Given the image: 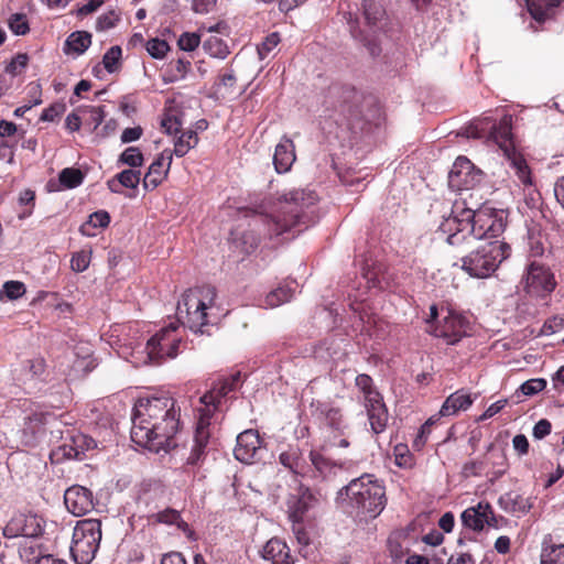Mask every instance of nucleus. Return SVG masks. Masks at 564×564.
Returning <instances> with one entry per match:
<instances>
[{"instance_id":"nucleus-45","label":"nucleus","mask_w":564,"mask_h":564,"mask_svg":"<svg viewBox=\"0 0 564 564\" xmlns=\"http://www.w3.org/2000/svg\"><path fill=\"white\" fill-rule=\"evenodd\" d=\"M26 292L24 283L20 281H7L0 291V300L6 296L8 300H18Z\"/></svg>"},{"instance_id":"nucleus-41","label":"nucleus","mask_w":564,"mask_h":564,"mask_svg":"<svg viewBox=\"0 0 564 564\" xmlns=\"http://www.w3.org/2000/svg\"><path fill=\"white\" fill-rule=\"evenodd\" d=\"M294 286H291L290 284H285L282 286H279L278 289L271 291L267 297H265V304L269 307H276L285 302H289L296 290V284L293 283Z\"/></svg>"},{"instance_id":"nucleus-22","label":"nucleus","mask_w":564,"mask_h":564,"mask_svg":"<svg viewBox=\"0 0 564 564\" xmlns=\"http://www.w3.org/2000/svg\"><path fill=\"white\" fill-rule=\"evenodd\" d=\"M172 163V153L164 150L155 161L149 166L148 173L143 177V186L145 189L155 188L167 175Z\"/></svg>"},{"instance_id":"nucleus-31","label":"nucleus","mask_w":564,"mask_h":564,"mask_svg":"<svg viewBox=\"0 0 564 564\" xmlns=\"http://www.w3.org/2000/svg\"><path fill=\"white\" fill-rule=\"evenodd\" d=\"M362 11L367 25L373 30H381L384 26L386 12L381 4L375 0H364Z\"/></svg>"},{"instance_id":"nucleus-46","label":"nucleus","mask_w":564,"mask_h":564,"mask_svg":"<svg viewBox=\"0 0 564 564\" xmlns=\"http://www.w3.org/2000/svg\"><path fill=\"white\" fill-rule=\"evenodd\" d=\"M70 437L73 446H75L76 452H78L79 460L84 458L86 452L96 447L95 440L85 434L76 433L70 435Z\"/></svg>"},{"instance_id":"nucleus-35","label":"nucleus","mask_w":564,"mask_h":564,"mask_svg":"<svg viewBox=\"0 0 564 564\" xmlns=\"http://www.w3.org/2000/svg\"><path fill=\"white\" fill-rule=\"evenodd\" d=\"M155 519L158 522L165 524H175L180 530H182L189 539L194 540V531L189 529L188 524L181 518L178 511L174 509H165L155 514Z\"/></svg>"},{"instance_id":"nucleus-13","label":"nucleus","mask_w":564,"mask_h":564,"mask_svg":"<svg viewBox=\"0 0 564 564\" xmlns=\"http://www.w3.org/2000/svg\"><path fill=\"white\" fill-rule=\"evenodd\" d=\"M44 531V521L36 514H14L3 529L7 538L23 536L33 539L40 536Z\"/></svg>"},{"instance_id":"nucleus-48","label":"nucleus","mask_w":564,"mask_h":564,"mask_svg":"<svg viewBox=\"0 0 564 564\" xmlns=\"http://www.w3.org/2000/svg\"><path fill=\"white\" fill-rule=\"evenodd\" d=\"M51 458L59 462L61 459H78V452H76L75 446H73L72 437H69L68 442H65L63 445L58 446L56 449L52 451Z\"/></svg>"},{"instance_id":"nucleus-33","label":"nucleus","mask_w":564,"mask_h":564,"mask_svg":"<svg viewBox=\"0 0 564 564\" xmlns=\"http://www.w3.org/2000/svg\"><path fill=\"white\" fill-rule=\"evenodd\" d=\"M140 171L123 170L118 173L113 180L108 181V187L113 193H119L118 186L121 185L127 188H135L140 183Z\"/></svg>"},{"instance_id":"nucleus-25","label":"nucleus","mask_w":564,"mask_h":564,"mask_svg":"<svg viewBox=\"0 0 564 564\" xmlns=\"http://www.w3.org/2000/svg\"><path fill=\"white\" fill-rule=\"evenodd\" d=\"M308 458L310 473L305 475L306 478L325 479L334 475L337 468L341 467V465H338L337 463L326 458L323 454L315 451H311Z\"/></svg>"},{"instance_id":"nucleus-12","label":"nucleus","mask_w":564,"mask_h":564,"mask_svg":"<svg viewBox=\"0 0 564 564\" xmlns=\"http://www.w3.org/2000/svg\"><path fill=\"white\" fill-rule=\"evenodd\" d=\"M464 133L467 138L475 139L484 138L488 134L507 155L513 149L510 116H503L498 124H491L487 118L474 120L465 128Z\"/></svg>"},{"instance_id":"nucleus-5","label":"nucleus","mask_w":564,"mask_h":564,"mask_svg":"<svg viewBox=\"0 0 564 564\" xmlns=\"http://www.w3.org/2000/svg\"><path fill=\"white\" fill-rule=\"evenodd\" d=\"M339 494L346 495L348 507L359 519L377 518L387 505L382 481L370 474L352 479Z\"/></svg>"},{"instance_id":"nucleus-8","label":"nucleus","mask_w":564,"mask_h":564,"mask_svg":"<svg viewBox=\"0 0 564 564\" xmlns=\"http://www.w3.org/2000/svg\"><path fill=\"white\" fill-rule=\"evenodd\" d=\"M101 540V522L85 519L77 522L73 531L70 554L76 564H89L96 556Z\"/></svg>"},{"instance_id":"nucleus-16","label":"nucleus","mask_w":564,"mask_h":564,"mask_svg":"<svg viewBox=\"0 0 564 564\" xmlns=\"http://www.w3.org/2000/svg\"><path fill=\"white\" fill-rule=\"evenodd\" d=\"M524 283L528 293L536 296H544L555 288L553 274L547 268L536 262H532L529 265Z\"/></svg>"},{"instance_id":"nucleus-38","label":"nucleus","mask_w":564,"mask_h":564,"mask_svg":"<svg viewBox=\"0 0 564 564\" xmlns=\"http://www.w3.org/2000/svg\"><path fill=\"white\" fill-rule=\"evenodd\" d=\"M564 0H527L531 15L538 21H544L549 11L560 6Z\"/></svg>"},{"instance_id":"nucleus-54","label":"nucleus","mask_w":564,"mask_h":564,"mask_svg":"<svg viewBox=\"0 0 564 564\" xmlns=\"http://www.w3.org/2000/svg\"><path fill=\"white\" fill-rule=\"evenodd\" d=\"M546 387V381L542 378L530 379L520 386L523 395H533L542 391Z\"/></svg>"},{"instance_id":"nucleus-51","label":"nucleus","mask_w":564,"mask_h":564,"mask_svg":"<svg viewBox=\"0 0 564 564\" xmlns=\"http://www.w3.org/2000/svg\"><path fill=\"white\" fill-rule=\"evenodd\" d=\"M143 155L135 147H129L120 155V162L131 166L139 167L143 164Z\"/></svg>"},{"instance_id":"nucleus-39","label":"nucleus","mask_w":564,"mask_h":564,"mask_svg":"<svg viewBox=\"0 0 564 564\" xmlns=\"http://www.w3.org/2000/svg\"><path fill=\"white\" fill-rule=\"evenodd\" d=\"M541 564H564V543L552 544L544 540L541 552Z\"/></svg>"},{"instance_id":"nucleus-47","label":"nucleus","mask_w":564,"mask_h":564,"mask_svg":"<svg viewBox=\"0 0 564 564\" xmlns=\"http://www.w3.org/2000/svg\"><path fill=\"white\" fill-rule=\"evenodd\" d=\"M145 50L151 57L162 59L169 52L170 46L166 41L161 40L159 37H154L145 43Z\"/></svg>"},{"instance_id":"nucleus-27","label":"nucleus","mask_w":564,"mask_h":564,"mask_svg":"<svg viewBox=\"0 0 564 564\" xmlns=\"http://www.w3.org/2000/svg\"><path fill=\"white\" fill-rule=\"evenodd\" d=\"M262 557L272 564H294L290 547L280 539L269 540L262 550Z\"/></svg>"},{"instance_id":"nucleus-23","label":"nucleus","mask_w":564,"mask_h":564,"mask_svg":"<svg viewBox=\"0 0 564 564\" xmlns=\"http://www.w3.org/2000/svg\"><path fill=\"white\" fill-rule=\"evenodd\" d=\"M295 145L294 142L286 135H283L280 142L275 145L273 154V165L279 174L286 173L291 170L295 162Z\"/></svg>"},{"instance_id":"nucleus-7","label":"nucleus","mask_w":564,"mask_h":564,"mask_svg":"<svg viewBox=\"0 0 564 564\" xmlns=\"http://www.w3.org/2000/svg\"><path fill=\"white\" fill-rule=\"evenodd\" d=\"M510 256V246L498 239L480 243L462 259V269L473 278H489Z\"/></svg>"},{"instance_id":"nucleus-14","label":"nucleus","mask_w":564,"mask_h":564,"mask_svg":"<svg viewBox=\"0 0 564 564\" xmlns=\"http://www.w3.org/2000/svg\"><path fill=\"white\" fill-rule=\"evenodd\" d=\"M210 420L212 409L208 405L207 408H199L194 444L188 457L186 458V465L196 466L205 458V448L209 440L208 427L210 425Z\"/></svg>"},{"instance_id":"nucleus-28","label":"nucleus","mask_w":564,"mask_h":564,"mask_svg":"<svg viewBox=\"0 0 564 564\" xmlns=\"http://www.w3.org/2000/svg\"><path fill=\"white\" fill-rule=\"evenodd\" d=\"M498 503L506 512L518 517L528 513L532 508L530 499L516 491H509L502 495Z\"/></svg>"},{"instance_id":"nucleus-60","label":"nucleus","mask_w":564,"mask_h":564,"mask_svg":"<svg viewBox=\"0 0 564 564\" xmlns=\"http://www.w3.org/2000/svg\"><path fill=\"white\" fill-rule=\"evenodd\" d=\"M161 126L167 134H172L180 132L182 123L174 116H165L162 119Z\"/></svg>"},{"instance_id":"nucleus-56","label":"nucleus","mask_w":564,"mask_h":564,"mask_svg":"<svg viewBox=\"0 0 564 564\" xmlns=\"http://www.w3.org/2000/svg\"><path fill=\"white\" fill-rule=\"evenodd\" d=\"M191 68V62L187 59L178 58L171 65V80L175 82L185 78Z\"/></svg>"},{"instance_id":"nucleus-9","label":"nucleus","mask_w":564,"mask_h":564,"mask_svg":"<svg viewBox=\"0 0 564 564\" xmlns=\"http://www.w3.org/2000/svg\"><path fill=\"white\" fill-rule=\"evenodd\" d=\"M61 421L52 413L34 411L25 416L22 429V441L28 446L41 442H53L62 437Z\"/></svg>"},{"instance_id":"nucleus-55","label":"nucleus","mask_w":564,"mask_h":564,"mask_svg":"<svg viewBox=\"0 0 564 564\" xmlns=\"http://www.w3.org/2000/svg\"><path fill=\"white\" fill-rule=\"evenodd\" d=\"M280 43V36L278 33L269 34L264 41L258 46V53L261 59H264L273 48Z\"/></svg>"},{"instance_id":"nucleus-34","label":"nucleus","mask_w":564,"mask_h":564,"mask_svg":"<svg viewBox=\"0 0 564 564\" xmlns=\"http://www.w3.org/2000/svg\"><path fill=\"white\" fill-rule=\"evenodd\" d=\"M47 550L34 540H25L19 545V555L28 564H37L40 557L45 554Z\"/></svg>"},{"instance_id":"nucleus-4","label":"nucleus","mask_w":564,"mask_h":564,"mask_svg":"<svg viewBox=\"0 0 564 564\" xmlns=\"http://www.w3.org/2000/svg\"><path fill=\"white\" fill-rule=\"evenodd\" d=\"M176 329L177 325L171 323L148 339L144 347L132 343L124 344L119 347L118 355L135 367L161 364L167 358H175L181 343Z\"/></svg>"},{"instance_id":"nucleus-21","label":"nucleus","mask_w":564,"mask_h":564,"mask_svg":"<svg viewBox=\"0 0 564 564\" xmlns=\"http://www.w3.org/2000/svg\"><path fill=\"white\" fill-rule=\"evenodd\" d=\"M473 169L474 166L467 158H457L448 174L449 186L456 191L467 189L474 186L477 182V173H475Z\"/></svg>"},{"instance_id":"nucleus-42","label":"nucleus","mask_w":564,"mask_h":564,"mask_svg":"<svg viewBox=\"0 0 564 564\" xmlns=\"http://www.w3.org/2000/svg\"><path fill=\"white\" fill-rule=\"evenodd\" d=\"M110 223V216L105 210L93 213L88 220L80 226V232L85 236L93 237L96 234L91 230L95 228H105Z\"/></svg>"},{"instance_id":"nucleus-18","label":"nucleus","mask_w":564,"mask_h":564,"mask_svg":"<svg viewBox=\"0 0 564 564\" xmlns=\"http://www.w3.org/2000/svg\"><path fill=\"white\" fill-rule=\"evenodd\" d=\"M261 452L262 442L257 431L246 430L237 436L234 455L239 462L252 464L260 458Z\"/></svg>"},{"instance_id":"nucleus-11","label":"nucleus","mask_w":564,"mask_h":564,"mask_svg":"<svg viewBox=\"0 0 564 564\" xmlns=\"http://www.w3.org/2000/svg\"><path fill=\"white\" fill-rule=\"evenodd\" d=\"M313 414L324 423L328 431L324 447H348L349 442L345 437L347 427L341 410L329 402L317 401L312 403Z\"/></svg>"},{"instance_id":"nucleus-64","label":"nucleus","mask_w":564,"mask_h":564,"mask_svg":"<svg viewBox=\"0 0 564 564\" xmlns=\"http://www.w3.org/2000/svg\"><path fill=\"white\" fill-rule=\"evenodd\" d=\"M507 404V399L498 400L497 402L490 404L487 410L480 415L479 420L484 421L492 417L497 413H499Z\"/></svg>"},{"instance_id":"nucleus-63","label":"nucleus","mask_w":564,"mask_h":564,"mask_svg":"<svg viewBox=\"0 0 564 564\" xmlns=\"http://www.w3.org/2000/svg\"><path fill=\"white\" fill-rule=\"evenodd\" d=\"M551 423L547 420L542 419L535 423L533 427V436L536 440H542L551 433Z\"/></svg>"},{"instance_id":"nucleus-3","label":"nucleus","mask_w":564,"mask_h":564,"mask_svg":"<svg viewBox=\"0 0 564 564\" xmlns=\"http://www.w3.org/2000/svg\"><path fill=\"white\" fill-rule=\"evenodd\" d=\"M317 200L311 189H291L282 195L280 209L263 218L270 239L291 232L300 226L308 227L313 220L312 207Z\"/></svg>"},{"instance_id":"nucleus-26","label":"nucleus","mask_w":564,"mask_h":564,"mask_svg":"<svg viewBox=\"0 0 564 564\" xmlns=\"http://www.w3.org/2000/svg\"><path fill=\"white\" fill-rule=\"evenodd\" d=\"M240 375L236 373L231 376V378L224 380L219 383V386L215 387L213 390L205 393L200 397L199 401L203 404L202 408H207V405L212 409V415L217 406L220 404L223 398H225L229 392L234 391L237 382L239 381Z\"/></svg>"},{"instance_id":"nucleus-59","label":"nucleus","mask_w":564,"mask_h":564,"mask_svg":"<svg viewBox=\"0 0 564 564\" xmlns=\"http://www.w3.org/2000/svg\"><path fill=\"white\" fill-rule=\"evenodd\" d=\"M18 127L15 123L7 120L0 121V147L7 145L3 141L4 138L12 137L17 133Z\"/></svg>"},{"instance_id":"nucleus-57","label":"nucleus","mask_w":564,"mask_h":564,"mask_svg":"<svg viewBox=\"0 0 564 564\" xmlns=\"http://www.w3.org/2000/svg\"><path fill=\"white\" fill-rule=\"evenodd\" d=\"M28 62H29L28 54L20 53L15 57L12 58L10 64L7 66L6 70H7V73H9L11 75H19L26 67Z\"/></svg>"},{"instance_id":"nucleus-17","label":"nucleus","mask_w":564,"mask_h":564,"mask_svg":"<svg viewBox=\"0 0 564 564\" xmlns=\"http://www.w3.org/2000/svg\"><path fill=\"white\" fill-rule=\"evenodd\" d=\"M468 329L469 325L466 318L448 310L441 324L434 327L433 334L436 337H443L448 344H455L467 335Z\"/></svg>"},{"instance_id":"nucleus-58","label":"nucleus","mask_w":564,"mask_h":564,"mask_svg":"<svg viewBox=\"0 0 564 564\" xmlns=\"http://www.w3.org/2000/svg\"><path fill=\"white\" fill-rule=\"evenodd\" d=\"M292 532L295 535L297 543L302 546H307L311 542L308 532L303 527V522L292 523Z\"/></svg>"},{"instance_id":"nucleus-2","label":"nucleus","mask_w":564,"mask_h":564,"mask_svg":"<svg viewBox=\"0 0 564 564\" xmlns=\"http://www.w3.org/2000/svg\"><path fill=\"white\" fill-rule=\"evenodd\" d=\"M507 215L503 210L482 208L477 212L463 208L459 214L445 218L438 230L447 235L446 241L459 246L468 238L490 239L500 236L506 228Z\"/></svg>"},{"instance_id":"nucleus-50","label":"nucleus","mask_w":564,"mask_h":564,"mask_svg":"<svg viewBox=\"0 0 564 564\" xmlns=\"http://www.w3.org/2000/svg\"><path fill=\"white\" fill-rule=\"evenodd\" d=\"M91 251L80 250L75 252L70 259V268L75 272H84L90 263Z\"/></svg>"},{"instance_id":"nucleus-20","label":"nucleus","mask_w":564,"mask_h":564,"mask_svg":"<svg viewBox=\"0 0 564 564\" xmlns=\"http://www.w3.org/2000/svg\"><path fill=\"white\" fill-rule=\"evenodd\" d=\"M460 519L466 528H469L474 531H481L486 524L489 527L498 525L491 506L484 501H480L475 507H469L464 510Z\"/></svg>"},{"instance_id":"nucleus-1","label":"nucleus","mask_w":564,"mask_h":564,"mask_svg":"<svg viewBox=\"0 0 564 564\" xmlns=\"http://www.w3.org/2000/svg\"><path fill=\"white\" fill-rule=\"evenodd\" d=\"M180 427V409L167 395L140 398L133 408L131 438L152 451H166Z\"/></svg>"},{"instance_id":"nucleus-40","label":"nucleus","mask_w":564,"mask_h":564,"mask_svg":"<svg viewBox=\"0 0 564 564\" xmlns=\"http://www.w3.org/2000/svg\"><path fill=\"white\" fill-rule=\"evenodd\" d=\"M510 167L513 170L514 174L518 176L519 181L523 185H531V171L525 162V160L517 153H510L507 155Z\"/></svg>"},{"instance_id":"nucleus-6","label":"nucleus","mask_w":564,"mask_h":564,"mask_svg":"<svg viewBox=\"0 0 564 564\" xmlns=\"http://www.w3.org/2000/svg\"><path fill=\"white\" fill-rule=\"evenodd\" d=\"M215 300L214 286L204 285L187 290L177 303V322L194 333H203L202 328L212 323Z\"/></svg>"},{"instance_id":"nucleus-61","label":"nucleus","mask_w":564,"mask_h":564,"mask_svg":"<svg viewBox=\"0 0 564 564\" xmlns=\"http://www.w3.org/2000/svg\"><path fill=\"white\" fill-rule=\"evenodd\" d=\"M216 6V0H193L192 9L199 14L210 12Z\"/></svg>"},{"instance_id":"nucleus-19","label":"nucleus","mask_w":564,"mask_h":564,"mask_svg":"<svg viewBox=\"0 0 564 564\" xmlns=\"http://www.w3.org/2000/svg\"><path fill=\"white\" fill-rule=\"evenodd\" d=\"M64 503L66 509L75 517L85 516L95 507L93 492L79 485H74L66 489Z\"/></svg>"},{"instance_id":"nucleus-15","label":"nucleus","mask_w":564,"mask_h":564,"mask_svg":"<svg viewBox=\"0 0 564 564\" xmlns=\"http://www.w3.org/2000/svg\"><path fill=\"white\" fill-rule=\"evenodd\" d=\"M318 500L308 488L300 486L286 500L288 514L292 523L304 522L307 513L313 510Z\"/></svg>"},{"instance_id":"nucleus-44","label":"nucleus","mask_w":564,"mask_h":564,"mask_svg":"<svg viewBox=\"0 0 564 564\" xmlns=\"http://www.w3.org/2000/svg\"><path fill=\"white\" fill-rule=\"evenodd\" d=\"M204 50L213 57L226 58L229 54L227 44L218 36H210L203 44Z\"/></svg>"},{"instance_id":"nucleus-30","label":"nucleus","mask_w":564,"mask_h":564,"mask_svg":"<svg viewBox=\"0 0 564 564\" xmlns=\"http://www.w3.org/2000/svg\"><path fill=\"white\" fill-rule=\"evenodd\" d=\"M91 44V34L86 31L70 33L64 45V53L67 55H82Z\"/></svg>"},{"instance_id":"nucleus-24","label":"nucleus","mask_w":564,"mask_h":564,"mask_svg":"<svg viewBox=\"0 0 564 564\" xmlns=\"http://www.w3.org/2000/svg\"><path fill=\"white\" fill-rule=\"evenodd\" d=\"M279 463L294 475L305 477L308 469V462L303 457L297 445H290L279 454Z\"/></svg>"},{"instance_id":"nucleus-62","label":"nucleus","mask_w":564,"mask_h":564,"mask_svg":"<svg viewBox=\"0 0 564 564\" xmlns=\"http://www.w3.org/2000/svg\"><path fill=\"white\" fill-rule=\"evenodd\" d=\"M143 130L140 126L133 128H126L121 134L122 143H130L141 138Z\"/></svg>"},{"instance_id":"nucleus-43","label":"nucleus","mask_w":564,"mask_h":564,"mask_svg":"<svg viewBox=\"0 0 564 564\" xmlns=\"http://www.w3.org/2000/svg\"><path fill=\"white\" fill-rule=\"evenodd\" d=\"M58 181L64 188H75L84 181V174L80 170L66 167L59 172Z\"/></svg>"},{"instance_id":"nucleus-37","label":"nucleus","mask_w":564,"mask_h":564,"mask_svg":"<svg viewBox=\"0 0 564 564\" xmlns=\"http://www.w3.org/2000/svg\"><path fill=\"white\" fill-rule=\"evenodd\" d=\"M78 111L84 116V126L90 132H97L99 126L105 119V110L102 107H83Z\"/></svg>"},{"instance_id":"nucleus-10","label":"nucleus","mask_w":564,"mask_h":564,"mask_svg":"<svg viewBox=\"0 0 564 564\" xmlns=\"http://www.w3.org/2000/svg\"><path fill=\"white\" fill-rule=\"evenodd\" d=\"M356 387L364 395L365 406L371 430L379 434L384 431L388 422V411L381 394L373 388V381L366 373L358 375L355 380Z\"/></svg>"},{"instance_id":"nucleus-52","label":"nucleus","mask_w":564,"mask_h":564,"mask_svg":"<svg viewBox=\"0 0 564 564\" xmlns=\"http://www.w3.org/2000/svg\"><path fill=\"white\" fill-rule=\"evenodd\" d=\"M9 28L15 35H25L29 31L26 17L21 13H14L8 21Z\"/></svg>"},{"instance_id":"nucleus-49","label":"nucleus","mask_w":564,"mask_h":564,"mask_svg":"<svg viewBox=\"0 0 564 564\" xmlns=\"http://www.w3.org/2000/svg\"><path fill=\"white\" fill-rule=\"evenodd\" d=\"M121 47L118 45L111 46L102 57V64L109 73L117 70L119 62L121 59Z\"/></svg>"},{"instance_id":"nucleus-29","label":"nucleus","mask_w":564,"mask_h":564,"mask_svg":"<svg viewBox=\"0 0 564 564\" xmlns=\"http://www.w3.org/2000/svg\"><path fill=\"white\" fill-rule=\"evenodd\" d=\"M471 404L473 400L470 395L462 390H458L447 397V399L444 401L440 409V415H455L462 410L466 411L470 408Z\"/></svg>"},{"instance_id":"nucleus-53","label":"nucleus","mask_w":564,"mask_h":564,"mask_svg":"<svg viewBox=\"0 0 564 564\" xmlns=\"http://www.w3.org/2000/svg\"><path fill=\"white\" fill-rule=\"evenodd\" d=\"M199 43L200 36L195 32H185L180 36L177 41L180 50L185 52L194 51L198 47Z\"/></svg>"},{"instance_id":"nucleus-32","label":"nucleus","mask_w":564,"mask_h":564,"mask_svg":"<svg viewBox=\"0 0 564 564\" xmlns=\"http://www.w3.org/2000/svg\"><path fill=\"white\" fill-rule=\"evenodd\" d=\"M259 241V237L252 230L231 232V242L234 247L242 253H250L254 251Z\"/></svg>"},{"instance_id":"nucleus-36","label":"nucleus","mask_w":564,"mask_h":564,"mask_svg":"<svg viewBox=\"0 0 564 564\" xmlns=\"http://www.w3.org/2000/svg\"><path fill=\"white\" fill-rule=\"evenodd\" d=\"M198 143L197 132L194 130H186L174 142V150L172 153L177 158H182L188 153V151L195 148Z\"/></svg>"}]
</instances>
